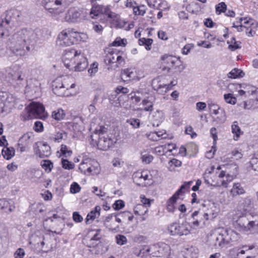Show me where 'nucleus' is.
Listing matches in <instances>:
<instances>
[{"mask_svg": "<svg viewBox=\"0 0 258 258\" xmlns=\"http://www.w3.org/2000/svg\"><path fill=\"white\" fill-rule=\"evenodd\" d=\"M169 169L170 171H172L174 170V168H172V166L174 167H180L181 165V162L176 159H172L171 160L169 163Z\"/></svg>", "mask_w": 258, "mask_h": 258, "instance_id": "47", "label": "nucleus"}, {"mask_svg": "<svg viewBox=\"0 0 258 258\" xmlns=\"http://www.w3.org/2000/svg\"><path fill=\"white\" fill-rule=\"evenodd\" d=\"M93 163H91L89 165L91 170H90V174H96L99 172L98 163L94 160H93Z\"/></svg>", "mask_w": 258, "mask_h": 258, "instance_id": "46", "label": "nucleus"}, {"mask_svg": "<svg viewBox=\"0 0 258 258\" xmlns=\"http://www.w3.org/2000/svg\"><path fill=\"white\" fill-rule=\"evenodd\" d=\"M192 183V182L191 181L184 182V184L180 186V188L178 189V190L171 197V198L177 200V199L179 198V196L183 193L182 191L183 189L189 188L190 185Z\"/></svg>", "mask_w": 258, "mask_h": 258, "instance_id": "26", "label": "nucleus"}, {"mask_svg": "<svg viewBox=\"0 0 258 258\" xmlns=\"http://www.w3.org/2000/svg\"><path fill=\"white\" fill-rule=\"evenodd\" d=\"M198 249L195 248H190L187 249V258H197L198 257Z\"/></svg>", "mask_w": 258, "mask_h": 258, "instance_id": "50", "label": "nucleus"}, {"mask_svg": "<svg viewBox=\"0 0 258 258\" xmlns=\"http://www.w3.org/2000/svg\"><path fill=\"white\" fill-rule=\"evenodd\" d=\"M143 105L146 106L144 110L146 111H152L153 109V103L149 99V98L144 99L142 101Z\"/></svg>", "mask_w": 258, "mask_h": 258, "instance_id": "44", "label": "nucleus"}, {"mask_svg": "<svg viewBox=\"0 0 258 258\" xmlns=\"http://www.w3.org/2000/svg\"><path fill=\"white\" fill-rule=\"evenodd\" d=\"M69 36L67 29L62 30L58 35L56 40L57 45L60 47H66L74 44Z\"/></svg>", "mask_w": 258, "mask_h": 258, "instance_id": "16", "label": "nucleus"}, {"mask_svg": "<svg viewBox=\"0 0 258 258\" xmlns=\"http://www.w3.org/2000/svg\"><path fill=\"white\" fill-rule=\"evenodd\" d=\"M64 136L67 137V134L66 133L63 132H58L56 133V134H55L54 137L52 136L50 137V140L52 141L59 143L63 138Z\"/></svg>", "mask_w": 258, "mask_h": 258, "instance_id": "38", "label": "nucleus"}, {"mask_svg": "<svg viewBox=\"0 0 258 258\" xmlns=\"http://www.w3.org/2000/svg\"><path fill=\"white\" fill-rule=\"evenodd\" d=\"M216 13L220 15L221 13L225 12L227 10V6L224 2H221L216 6Z\"/></svg>", "mask_w": 258, "mask_h": 258, "instance_id": "40", "label": "nucleus"}, {"mask_svg": "<svg viewBox=\"0 0 258 258\" xmlns=\"http://www.w3.org/2000/svg\"><path fill=\"white\" fill-rule=\"evenodd\" d=\"M81 16V13L75 9H70L68 11L64 17L66 21L75 23L78 21Z\"/></svg>", "mask_w": 258, "mask_h": 258, "instance_id": "19", "label": "nucleus"}, {"mask_svg": "<svg viewBox=\"0 0 258 258\" xmlns=\"http://www.w3.org/2000/svg\"><path fill=\"white\" fill-rule=\"evenodd\" d=\"M249 165L254 171H258V159L252 158L249 162Z\"/></svg>", "mask_w": 258, "mask_h": 258, "instance_id": "59", "label": "nucleus"}, {"mask_svg": "<svg viewBox=\"0 0 258 258\" xmlns=\"http://www.w3.org/2000/svg\"><path fill=\"white\" fill-rule=\"evenodd\" d=\"M60 151L62 154L66 157L70 156L72 154V151L69 150L67 146L65 145H61Z\"/></svg>", "mask_w": 258, "mask_h": 258, "instance_id": "55", "label": "nucleus"}, {"mask_svg": "<svg viewBox=\"0 0 258 258\" xmlns=\"http://www.w3.org/2000/svg\"><path fill=\"white\" fill-rule=\"evenodd\" d=\"M9 75L11 76L13 80L15 82V86L17 88H21L24 86V80L22 77V71L17 68L16 72L13 74L10 72Z\"/></svg>", "mask_w": 258, "mask_h": 258, "instance_id": "17", "label": "nucleus"}, {"mask_svg": "<svg viewBox=\"0 0 258 258\" xmlns=\"http://www.w3.org/2000/svg\"><path fill=\"white\" fill-rule=\"evenodd\" d=\"M161 61L162 64L165 65L164 69H167L168 71L174 70L180 73L184 69V67L181 65L180 60L175 56L165 54L161 57Z\"/></svg>", "mask_w": 258, "mask_h": 258, "instance_id": "7", "label": "nucleus"}, {"mask_svg": "<svg viewBox=\"0 0 258 258\" xmlns=\"http://www.w3.org/2000/svg\"><path fill=\"white\" fill-rule=\"evenodd\" d=\"M81 187L76 182H74L71 186L70 191L73 194H76L80 191Z\"/></svg>", "mask_w": 258, "mask_h": 258, "instance_id": "60", "label": "nucleus"}, {"mask_svg": "<svg viewBox=\"0 0 258 258\" xmlns=\"http://www.w3.org/2000/svg\"><path fill=\"white\" fill-rule=\"evenodd\" d=\"M227 43L229 44L228 47L232 51H234L236 49L240 48L239 44L241 42L236 41L234 37H232L230 41H228Z\"/></svg>", "mask_w": 258, "mask_h": 258, "instance_id": "37", "label": "nucleus"}, {"mask_svg": "<svg viewBox=\"0 0 258 258\" xmlns=\"http://www.w3.org/2000/svg\"><path fill=\"white\" fill-rule=\"evenodd\" d=\"M126 44V40L125 39H121L120 37H117L112 43V45L113 46H125Z\"/></svg>", "mask_w": 258, "mask_h": 258, "instance_id": "43", "label": "nucleus"}, {"mask_svg": "<svg viewBox=\"0 0 258 258\" xmlns=\"http://www.w3.org/2000/svg\"><path fill=\"white\" fill-rule=\"evenodd\" d=\"M21 116L24 120L44 118L46 116L44 107L40 103L32 102L23 111Z\"/></svg>", "mask_w": 258, "mask_h": 258, "instance_id": "6", "label": "nucleus"}, {"mask_svg": "<svg viewBox=\"0 0 258 258\" xmlns=\"http://www.w3.org/2000/svg\"><path fill=\"white\" fill-rule=\"evenodd\" d=\"M197 218L198 219H196V220L193 221L191 223L190 226L191 228L195 229L198 227L200 226V224L203 221L202 214H201L200 212L198 217H197Z\"/></svg>", "mask_w": 258, "mask_h": 258, "instance_id": "49", "label": "nucleus"}, {"mask_svg": "<svg viewBox=\"0 0 258 258\" xmlns=\"http://www.w3.org/2000/svg\"><path fill=\"white\" fill-rule=\"evenodd\" d=\"M237 233L231 230H223L216 238L215 245L219 247H223L231 241L236 240Z\"/></svg>", "mask_w": 258, "mask_h": 258, "instance_id": "8", "label": "nucleus"}, {"mask_svg": "<svg viewBox=\"0 0 258 258\" xmlns=\"http://www.w3.org/2000/svg\"><path fill=\"white\" fill-rule=\"evenodd\" d=\"M62 61L67 69L78 72L84 70L88 64L86 58L83 55L78 54L74 49L66 50L62 56Z\"/></svg>", "mask_w": 258, "mask_h": 258, "instance_id": "2", "label": "nucleus"}, {"mask_svg": "<svg viewBox=\"0 0 258 258\" xmlns=\"http://www.w3.org/2000/svg\"><path fill=\"white\" fill-rule=\"evenodd\" d=\"M148 211L147 207L144 205L138 204L134 209V214L136 215L144 216Z\"/></svg>", "mask_w": 258, "mask_h": 258, "instance_id": "25", "label": "nucleus"}, {"mask_svg": "<svg viewBox=\"0 0 258 258\" xmlns=\"http://www.w3.org/2000/svg\"><path fill=\"white\" fill-rule=\"evenodd\" d=\"M166 148V145L160 146L155 148L154 149V152L158 155H162L166 152V151L165 150Z\"/></svg>", "mask_w": 258, "mask_h": 258, "instance_id": "52", "label": "nucleus"}, {"mask_svg": "<svg viewBox=\"0 0 258 258\" xmlns=\"http://www.w3.org/2000/svg\"><path fill=\"white\" fill-rule=\"evenodd\" d=\"M250 204L251 200L248 198L241 199L238 202L239 208L244 211L247 210Z\"/></svg>", "mask_w": 258, "mask_h": 258, "instance_id": "28", "label": "nucleus"}, {"mask_svg": "<svg viewBox=\"0 0 258 258\" xmlns=\"http://www.w3.org/2000/svg\"><path fill=\"white\" fill-rule=\"evenodd\" d=\"M98 71V63L94 62L92 64L91 68L88 70V73L92 75Z\"/></svg>", "mask_w": 258, "mask_h": 258, "instance_id": "63", "label": "nucleus"}, {"mask_svg": "<svg viewBox=\"0 0 258 258\" xmlns=\"http://www.w3.org/2000/svg\"><path fill=\"white\" fill-rule=\"evenodd\" d=\"M100 14H103L107 16L108 18L114 19L116 17L115 13L111 11L109 6H104L100 5H93L92 6L90 15H93L92 18L96 17Z\"/></svg>", "mask_w": 258, "mask_h": 258, "instance_id": "10", "label": "nucleus"}, {"mask_svg": "<svg viewBox=\"0 0 258 258\" xmlns=\"http://www.w3.org/2000/svg\"><path fill=\"white\" fill-rule=\"evenodd\" d=\"M113 218V215H109L107 216L104 221V224L105 226L108 228L110 230H116L117 228H119V225L112 226L111 224H109L110 222L111 221Z\"/></svg>", "mask_w": 258, "mask_h": 258, "instance_id": "36", "label": "nucleus"}, {"mask_svg": "<svg viewBox=\"0 0 258 258\" xmlns=\"http://www.w3.org/2000/svg\"><path fill=\"white\" fill-rule=\"evenodd\" d=\"M107 128L103 126L99 127V129H96L94 132L93 135L91 136L93 138L94 136H98V140L97 145L98 148L102 150H106L111 147L116 142V139L112 135L109 136L106 134Z\"/></svg>", "mask_w": 258, "mask_h": 258, "instance_id": "3", "label": "nucleus"}, {"mask_svg": "<svg viewBox=\"0 0 258 258\" xmlns=\"http://www.w3.org/2000/svg\"><path fill=\"white\" fill-rule=\"evenodd\" d=\"M168 230L170 234L173 236H186L190 233V230L185 225L177 223L171 224Z\"/></svg>", "mask_w": 258, "mask_h": 258, "instance_id": "12", "label": "nucleus"}, {"mask_svg": "<svg viewBox=\"0 0 258 258\" xmlns=\"http://www.w3.org/2000/svg\"><path fill=\"white\" fill-rule=\"evenodd\" d=\"M153 39L151 38L146 39L145 38H142L139 40V44L140 45H145L146 46L145 48L147 50H150L151 48V46L153 43Z\"/></svg>", "mask_w": 258, "mask_h": 258, "instance_id": "35", "label": "nucleus"}, {"mask_svg": "<svg viewBox=\"0 0 258 258\" xmlns=\"http://www.w3.org/2000/svg\"><path fill=\"white\" fill-rule=\"evenodd\" d=\"M224 97L225 101L229 104L233 105L236 103V98L230 93L225 94Z\"/></svg>", "mask_w": 258, "mask_h": 258, "instance_id": "48", "label": "nucleus"}, {"mask_svg": "<svg viewBox=\"0 0 258 258\" xmlns=\"http://www.w3.org/2000/svg\"><path fill=\"white\" fill-rule=\"evenodd\" d=\"M142 176H143V173H142L141 172L138 171L135 172L133 175L134 182L139 185L146 186L149 185L150 183L148 182H141Z\"/></svg>", "mask_w": 258, "mask_h": 258, "instance_id": "27", "label": "nucleus"}, {"mask_svg": "<svg viewBox=\"0 0 258 258\" xmlns=\"http://www.w3.org/2000/svg\"><path fill=\"white\" fill-rule=\"evenodd\" d=\"M91 163H93V160L87 158L82 161L81 164H80L79 169L81 171V172L83 173L86 175L90 174V170L91 168L89 166V165Z\"/></svg>", "mask_w": 258, "mask_h": 258, "instance_id": "20", "label": "nucleus"}, {"mask_svg": "<svg viewBox=\"0 0 258 258\" xmlns=\"http://www.w3.org/2000/svg\"><path fill=\"white\" fill-rule=\"evenodd\" d=\"M101 208L100 206H97L95 207L94 210L91 211L89 213L86 218L85 222L87 224H89L91 223L90 221L94 220L96 218L100 216V212Z\"/></svg>", "mask_w": 258, "mask_h": 258, "instance_id": "21", "label": "nucleus"}, {"mask_svg": "<svg viewBox=\"0 0 258 258\" xmlns=\"http://www.w3.org/2000/svg\"><path fill=\"white\" fill-rule=\"evenodd\" d=\"M116 243L120 245H123L127 242L126 237L123 235H117L116 236Z\"/></svg>", "mask_w": 258, "mask_h": 258, "instance_id": "54", "label": "nucleus"}, {"mask_svg": "<svg viewBox=\"0 0 258 258\" xmlns=\"http://www.w3.org/2000/svg\"><path fill=\"white\" fill-rule=\"evenodd\" d=\"M104 62L106 65L115 63L114 67L118 68L124 64L125 60L120 51H110L106 53Z\"/></svg>", "mask_w": 258, "mask_h": 258, "instance_id": "9", "label": "nucleus"}, {"mask_svg": "<svg viewBox=\"0 0 258 258\" xmlns=\"http://www.w3.org/2000/svg\"><path fill=\"white\" fill-rule=\"evenodd\" d=\"M34 136L32 132H28L24 134L19 139L18 143V149L22 153L26 151V149L31 146L33 142Z\"/></svg>", "mask_w": 258, "mask_h": 258, "instance_id": "13", "label": "nucleus"}, {"mask_svg": "<svg viewBox=\"0 0 258 258\" xmlns=\"http://www.w3.org/2000/svg\"><path fill=\"white\" fill-rule=\"evenodd\" d=\"M176 200L172 199L171 197L168 200L167 205V210L170 212H173L174 210V204Z\"/></svg>", "mask_w": 258, "mask_h": 258, "instance_id": "53", "label": "nucleus"}, {"mask_svg": "<svg viewBox=\"0 0 258 258\" xmlns=\"http://www.w3.org/2000/svg\"><path fill=\"white\" fill-rule=\"evenodd\" d=\"M25 251L23 248H18L14 253L15 258H23L25 255Z\"/></svg>", "mask_w": 258, "mask_h": 258, "instance_id": "61", "label": "nucleus"}, {"mask_svg": "<svg viewBox=\"0 0 258 258\" xmlns=\"http://www.w3.org/2000/svg\"><path fill=\"white\" fill-rule=\"evenodd\" d=\"M114 209L119 210L124 207V203L121 200H117L112 206Z\"/></svg>", "mask_w": 258, "mask_h": 258, "instance_id": "58", "label": "nucleus"}, {"mask_svg": "<svg viewBox=\"0 0 258 258\" xmlns=\"http://www.w3.org/2000/svg\"><path fill=\"white\" fill-rule=\"evenodd\" d=\"M21 15V12L17 10H11L7 12L4 18L0 20V38L9 36V28L14 24L15 20Z\"/></svg>", "mask_w": 258, "mask_h": 258, "instance_id": "4", "label": "nucleus"}, {"mask_svg": "<svg viewBox=\"0 0 258 258\" xmlns=\"http://www.w3.org/2000/svg\"><path fill=\"white\" fill-rule=\"evenodd\" d=\"M230 192L232 196L235 197L244 194L245 191L240 183H235L233 184Z\"/></svg>", "mask_w": 258, "mask_h": 258, "instance_id": "23", "label": "nucleus"}, {"mask_svg": "<svg viewBox=\"0 0 258 258\" xmlns=\"http://www.w3.org/2000/svg\"><path fill=\"white\" fill-rule=\"evenodd\" d=\"M121 78L125 81L134 79L136 75L131 69H126L121 72Z\"/></svg>", "mask_w": 258, "mask_h": 258, "instance_id": "24", "label": "nucleus"}, {"mask_svg": "<svg viewBox=\"0 0 258 258\" xmlns=\"http://www.w3.org/2000/svg\"><path fill=\"white\" fill-rule=\"evenodd\" d=\"M15 150L13 147H5L2 151L3 157L7 159H11L15 155Z\"/></svg>", "mask_w": 258, "mask_h": 258, "instance_id": "22", "label": "nucleus"}, {"mask_svg": "<svg viewBox=\"0 0 258 258\" xmlns=\"http://www.w3.org/2000/svg\"><path fill=\"white\" fill-rule=\"evenodd\" d=\"M40 83L35 79H30L27 81L25 93L28 95L37 97L41 93Z\"/></svg>", "mask_w": 258, "mask_h": 258, "instance_id": "11", "label": "nucleus"}, {"mask_svg": "<svg viewBox=\"0 0 258 258\" xmlns=\"http://www.w3.org/2000/svg\"><path fill=\"white\" fill-rule=\"evenodd\" d=\"M239 21L240 23H241L242 21H244L242 25L245 28H249V25L251 26L254 24V20L251 18L247 19V18H240Z\"/></svg>", "mask_w": 258, "mask_h": 258, "instance_id": "42", "label": "nucleus"}, {"mask_svg": "<svg viewBox=\"0 0 258 258\" xmlns=\"http://www.w3.org/2000/svg\"><path fill=\"white\" fill-rule=\"evenodd\" d=\"M219 113H220V116H218L216 118V120L219 123H224L226 119V113L224 110L223 109L221 110Z\"/></svg>", "mask_w": 258, "mask_h": 258, "instance_id": "57", "label": "nucleus"}, {"mask_svg": "<svg viewBox=\"0 0 258 258\" xmlns=\"http://www.w3.org/2000/svg\"><path fill=\"white\" fill-rule=\"evenodd\" d=\"M208 107L210 111L212 112L215 115L219 113L221 110L223 109L220 108L218 105L211 103L208 104Z\"/></svg>", "mask_w": 258, "mask_h": 258, "instance_id": "41", "label": "nucleus"}, {"mask_svg": "<svg viewBox=\"0 0 258 258\" xmlns=\"http://www.w3.org/2000/svg\"><path fill=\"white\" fill-rule=\"evenodd\" d=\"M244 75V73L239 69H234L229 72L227 76L228 77L231 79H236L238 77H242Z\"/></svg>", "mask_w": 258, "mask_h": 258, "instance_id": "31", "label": "nucleus"}, {"mask_svg": "<svg viewBox=\"0 0 258 258\" xmlns=\"http://www.w3.org/2000/svg\"><path fill=\"white\" fill-rule=\"evenodd\" d=\"M231 129L232 133L236 137V139H234V140H237L240 135L242 134L243 133V132L241 131L240 127L238 126L237 121H235L233 122L231 125Z\"/></svg>", "mask_w": 258, "mask_h": 258, "instance_id": "30", "label": "nucleus"}, {"mask_svg": "<svg viewBox=\"0 0 258 258\" xmlns=\"http://www.w3.org/2000/svg\"><path fill=\"white\" fill-rule=\"evenodd\" d=\"M35 152V154L41 158L48 157L51 153L50 147L46 143L38 146V149Z\"/></svg>", "mask_w": 258, "mask_h": 258, "instance_id": "18", "label": "nucleus"}, {"mask_svg": "<svg viewBox=\"0 0 258 258\" xmlns=\"http://www.w3.org/2000/svg\"><path fill=\"white\" fill-rule=\"evenodd\" d=\"M7 93L5 92H0V113L5 111V101L7 98Z\"/></svg>", "mask_w": 258, "mask_h": 258, "instance_id": "32", "label": "nucleus"}, {"mask_svg": "<svg viewBox=\"0 0 258 258\" xmlns=\"http://www.w3.org/2000/svg\"><path fill=\"white\" fill-rule=\"evenodd\" d=\"M41 166L45 171L50 172L53 167V164L49 160H43L41 162Z\"/></svg>", "mask_w": 258, "mask_h": 258, "instance_id": "39", "label": "nucleus"}, {"mask_svg": "<svg viewBox=\"0 0 258 258\" xmlns=\"http://www.w3.org/2000/svg\"><path fill=\"white\" fill-rule=\"evenodd\" d=\"M127 122L136 128L139 127L140 125V121L139 119L131 118L127 120Z\"/></svg>", "mask_w": 258, "mask_h": 258, "instance_id": "56", "label": "nucleus"}, {"mask_svg": "<svg viewBox=\"0 0 258 258\" xmlns=\"http://www.w3.org/2000/svg\"><path fill=\"white\" fill-rule=\"evenodd\" d=\"M242 248L244 249H241L237 252L236 254L237 258H243L241 256L242 254H247V252L251 253L250 250L254 248V246L253 245L250 246L243 245Z\"/></svg>", "mask_w": 258, "mask_h": 258, "instance_id": "33", "label": "nucleus"}, {"mask_svg": "<svg viewBox=\"0 0 258 258\" xmlns=\"http://www.w3.org/2000/svg\"><path fill=\"white\" fill-rule=\"evenodd\" d=\"M43 126L41 121H36L34 124V130L37 132H41L43 131Z\"/></svg>", "mask_w": 258, "mask_h": 258, "instance_id": "64", "label": "nucleus"}, {"mask_svg": "<svg viewBox=\"0 0 258 258\" xmlns=\"http://www.w3.org/2000/svg\"><path fill=\"white\" fill-rule=\"evenodd\" d=\"M66 114L62 109L59 108L54 110L52 113V117L53 118L57 120H60L64 118Z\"/></svg>", "mask_w": 258, "mask_h": 258, "instance_id": "29", "label": "nucleus"}, {"mask_svg": "<svg viewBox=\"0 0 258 258\" xmlns=\"http://www.w3.org/2000/svg\"><path fill=\"white\" fill-rule=\"evenodd\" d=\"M234 227L240 231L249 234L258 233V216L249 221L245 216L239 217L234 223Z\"/></svg>", "mask_w": 258, "mask_h": 258, "instance_id": "5", "label": "nucleus"}, {"mask_svg": "<svg viewBox=\"0 0 258 258\" xmlns=\"http://www.w3.org/2000/svg\"><path fill=\"white\" fill-rule=\"evenodd\" d=\"M177 83V80H173L169 84L162 83L159 79H155L153 81V88L157 90L159 93L162 94L171 88L172 87L175 86Z\"/></svg>", "mask_w": 258, "mask_h": 258, "instance_id": "14", "label": "nucleus"}, {"mask_svg": "<svg viewBox=\"0 0 258 258\" xmlns=\"http://www.w3.org/2000/svg\"><path fill=\"white\" fill-rule=\"evenodd\" d=\"M144 6H139L137 4L133 8L134 14L136 15H142L143 16L146 13L145 10H142V8H144Z\"/></svg>", "mask_w": 258, "mask_h": 258, "instance_id": "45", "label": "nucleus"}, {"mask_svg": "<svg viewBox=\"0 0 258 258\" xmlns=\"http://www.w3.org/2000/svg\"><path fill=\"white\" fill-rule=\"evenodd\" d=\"M38 39V35L31 29H23L15 33L7 42V46L16 55L24 56L31 50Z\"/></svg>", "mask_w": 258, "mask_h": 258, "instance_id": "1", "label": "nucleus"}, {"mask_svg": "<svg viewBox=\"0 0 258 258\" xmlns=\"http://www.w3.org/2000/svg\"><path fill=\"white\" fill-rule=\"evenodd\" d=\"M53 92L58 96H68L66 94V90L69 88L68 87L64 86L62 82L61 78H57L52 82V85Z\"/></svg>", "mask_w": 258, "mask_h": 258, "instance_id": "15", "label": "nucleus"}, {"mask_svg": "<svg viewBox=\"0 0 258 258\" xmlns=\"http://www.w3.org/2000/svg\"><path fill=\"white\" fill-rule=\"evenodd\" d=\"M68 34L73 43V44L77 43L79 40L80 37V34L78 32L74 31L72 29H68Z\"/></svg>", "mask_w": 258, "mask_h": 258, "instance_id": "34", "label": "nucleus"}, {"mask_svg": "<svg viewBox=\"0 0 258 258\" xmlns=\"http://www.w3.org/2000/svg\"><path fill=\"white\" fill-rule=\"evenodd\" d=\"M9 206V202L5 199L0 200V210H5Z\"/></svg>", "mask_w": 258, "mask_h": 258, "instance_id": "62", "label": "nucleus"}, {"mask_svg": "<svg viewBox=\"0 0 258 258\" xmlns=\"http://www.w3.org/2000/svg\"><path fill=\"white\" fill-rule=\"evenodd\" d=\"M62 166L65 169H72L74 168V164L67 159H62Z\"/></svg>", "mask_w": 258, "mask_h": 258, "instance_id": "51", "label": "nucleus"}]
</instances>
